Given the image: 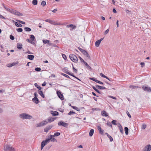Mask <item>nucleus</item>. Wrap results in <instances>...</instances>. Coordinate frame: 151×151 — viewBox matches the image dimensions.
I'll list each match as a JSON object with an SVG mask.
<instances>
[{
	"instance_id": "obj_6",
	"label": "nucleus",
	"mask_w": 151,
	"mask_h": 151,
	"mask_svg": "<svg viewBox=\"0 0 151 151\" xmlns=\"http://www.w3.org/2000/svg\"><path fill=\"white\" fill-rule=\"evenodd\" d=\"M9 12L11 13L18 16H22L23 14L18 11L13 9H10Z\"/></svg>"
},
{
	"instance_id": "obj_18",
	"label": "nucleus",
	"mask_w": 151,
	"mask_h": 151,
	"mask_svg": "<svg viewBox=\"0 0 151 151\" xmlns=\"http://www.w3.org/2000/svg\"><path fill=\"white\" fill-rule=\"evenodd\" d=\"M101 114L103 116L106 117L108 116V114L105 111H101Z\"/></svg>"
},
{
	"instance_id": "obj_41",
	"label": "nucleus",
	"mask_w": 151,
	"mask_h": 151,
	"mask_svg": "<svg viewBox=\"0 0 151 151\" xmlns=\"http://www.w3.org/2000/svg\"><path fill=\"white\" fill-rule=\"evenodd\" d=\"M146 127V125L145 124H143L142 125V129H145Z\"/></svg>"
},
{
	"instance_id": "obj_19",
	"label": "nucleus",
	"mask_w": 151,
	"mask_h": 151,
	"mask_svg": "<svg viewBox=\"0 0 151 151\" xmlns=\"http://www.w3.org/2000/svg\"><path fill=\"white\" fill-rule=\"evenodd\" d=\"M60 133L59 132H55L54 133V135H50V138L52 137V138L53 137H54L55 136H57V137L58 136H59L60 135Z\"/></svg>"
},
{
	"instance_id": "obj_13",
	"label": "nucleus",
	"mask_w": 151,
	"mask_h": 151,
	"mask_svg": "<svg viewBox=\"0 0 151 151\" xmlns=\"http://www.w3.org/2000/svg\"><path fill=\"white\" fill-rule=\"evenodd\" d=\"M66 27L68 28L71 27L73 29H75L76 27V26L73 25L72 24H70L67 25Z\"/></svg>"
},
{
	"instance_id": "obj_36",
	"label": "nucleus",
	"mask_w": 151,
	"mask_h": 151,
	"mask_svg": "<svg viewBox=\"0 0 151 151\" xmlns=\"http://www.w3.org/2000/svg\"><path fill=\"white\" fill-rule=\"evenodd\" d=\"M71 107L74 109L78 111H79V109H78L77 107L73 106H71Z\"/></svg>"
},
{
	"instance_id": "obj_52",
	"label": "nucleus",
	"mask_w": 151,
	"mask_h": 151,
	"mask_svg": "<svg viewBox=\"0 0 151 151\" xmlns=\"http://www.w3.org/2000/svg\"><path fill=\"white\" fill-rule=\"evenodd\" d=\"M116 120H114L111 122V123L113 124L116 125Z\"/></svg>"
},
{
	"instance_id": "obj_58",
	"label": "nucleus",
	"mask_w": 151,
	"mask_h": 151,
	"mask_svg": "<svg viewBox=\"0 0 151 151\" xmlns=\"http://www.w3.org/2000/svg\"><path fill=\"white\" fill-rule=\"evenodd\" d=\"M126 113H127V115H128V116L129 118H131V116L130 114H129V112L128 111H127L126 112Z\"/></svg>"
},
{
	"instance_id": "obj_51",
	"label": "nucleus",
	"mask_w": 151,
	"mask_h": 151,
	"mask_svg": "<svg viewBox=\"0 0 151 151\" xmlns=\"http://www.w3.org/2000/svg\"><path fill=\"white\" fill-rule=\"evenodd\" d=\"M100 75L102 77L104 78H105L106 77V76L104 75L102 73H101L100 74Z\"/></svg>"
},
{
	"instance_id": "obj_40",
	"label": "nucleus",
	"mask_w": 151,
	"mask_h": 151,
	"mask_svg": "<svg viewBox=\"0 0 151 151\" xmlns=\"http://www.w3.org/2000/svg\"><path fill=\"white\" fill-rule=\"evenodd\" d=\"M30 38L32 41H34L35 39V36L32 35H30Z\"/></svg>"
},
{
	"instance_id": "obj_4",
	"label": "nucleus",
	"mask_w": 151,
	"mask_h": 151,
	"mask_svg": "<svg viewBox=\"0 0 151 151\" xmlns=\"http://www.w3.org/2000/svg\"><path fill=\"white\" fill-rule=\"evenodd\" d=\"M69 57L71 60L74 63L78 62V59L77 56L73 54H71L69 55Z\"/></svg>"
},
{
	"instance_id": "obj_35",
	"label": "nucleus",
	"mask_w": 151,
	"mask_h": 151,
	"mask_svg": "<svg viewBox=\"0 0 151 151\" xmlns=\"http://www.w3.org/2000/svg\"><path fill=\"white\" fill-rule=\"evenodd\" d=\"M32 4L35 5H36L37 4V0H33L32 2Z\"/></svg>"
},
{
	"instance_id": "obj_53",
	"label": "nucleus",
	"mask_w": 151,
	"mask_h": 151,
	"mask_svg": "<svg viewBox=\"0 0 151 151\" xmlns=\"http://www.w3.org/2000/svg\"><path fill=\"white\" fill-rule=\"evenodd\" d=\"M10 38L12 40H14V36H13L12 35H10Z\"/></svg>"
},
{
	"instance_id": "obj_46",
	"label": "nucleus",
	"mask_w": 151,
	"mask_h": 151,
	"mask_svg": "<svg viewBox=\"0 0 151 151\" xmlns=\"http://www.w3.org/2000/svg\"><path fill=\"white\" fill-rule=\"evenodd\" d=\"M3 6H4V8L7 11H8L9 12V10L10 9L8 8H7V7H6L5 6L4 4H3Z\"/></svg>"
},
{
	"instance_id": "obj_34",
	"label": "nucleus",
	"mask_w": 151,
	"mask_h": 151,
	"mask_svg": "<svg viewBox=\"0 0 151 151\" xmlns=\"http://www.w3.org/2000/svg\"><path fill=\"white\" fill-rule=\"evenodd\" d=\"M43 126V124L42 122H41L40 123L37 124H36V127H40Z\"/></svg>"
},
{
	"instance_id": "obj_21",
	"label": "nucleus",
	"mask_w": 151,
	"mask_h": 151,
	"mask_svg": "<svg viewBox=\"0 0 151 151\" xmlns=\"http://www.w3.org/2000/svg\"><path fill=\"white\" fill-rule=\"evenodd\" d=\"M34 58V56L32 55H28L27 56V58L30 60H32Z\"/></svg>"
},
{
	"instance_id": "obj_12",
	"label": "nucleus",
	"mask_w": 151,
	"mask_h": 151,
	"mask_svg": "<svg viewBox=\"0 0 151 151\" xmlns=\"http://www.w3.org/2000/svg\"><path fill=\"white\" fill-rule=\"evenodd\" d=\"M97 127L99 133L102 135H103L104 130L101 129V127L100 126H97Z\"/></svg>"
},
{
	"instance_id": "obj_23",
	"label": "nucleus",
	"mask_w": 151,
	"mask_h": 151,
	"mask_svg": "<svg viewBox=\"0 0 151 151\" xmlns=\"http://www.w3.org/2000/svg\"><path fill=\"white\" fill-rule=\"evenodd\" d=\"M129 88L132 89H135L140 87L137 86L130 85L129 86Z\"/></svg>"
},
{
	"instance_id": "obj_54",
	"label": "nucleus",
	"mask_w": 151,
	"mask_h": 151,
	"mask_svg": "<svg viewBox=\"0 0 151 151\" xmlns=\"http://www.w3.org/2000/svg\"><path fill=\"white\" fill-rule=\"evenodd\" d=\"M75 112H73V111H70L69 113H68V114L69 115H71L72 114H75Z\"/></svg>"
},
{
	"instance_id": "obj_64",
	"label": "nucleus",
	"mask_w": 151,
	"mask_h": 151,
	"mask_svg": "<svg viewBox=\"0 0 151 151\" xmlns=\"http://www.w3.org/2000/svg\"><path fill=\"white\" fill-rule=\"evenodd\" d=\"M140 64L141 65V67L143 68L145 65V63L143 62H142Z\"/></svg>"
},
{
	"instance_id": "obj_63",
	"label": "nucleus",
	"mask_w": 151,
	"mask_h": 151,
	"mask_svg": "<svg viewBox=\"0 0 151 151\" xmlns=\"http://www.w3.org/2000/svg\"><path fill=\"white\" fill-rule=\"evenodd\" d=\"M6 66L8 67H12L11 63L8 64L6 65Z\"/></svg>"
},
{
	"instance_id": "obj_42",
	"label": "nucleus",
	"mask_w": 151,
	"mask_h": 151,
	"mask_svg": "<svg viewBox=\"0 0 151 151\" xmlns=\"http://www.w3.org/2000/svg\"><path fill=\"white\" fill-rule=\"evenodd\" d=\"M48 122H47V121H45V120L43 121L42 122V123L43 126L47 124L48 123Z\"/></svg>"
},
{
	"instance_id": "obj_48",
	"label": "nucleus",
	"mask_w": 151,
	"mask_h": 151,
	"mask_svg": "<svg viewBox=\"0 0 151 151\" xmlns=\"http://www.w3.org/2000/svg\"><path fill=\"white\" fill-rule=\"evenodd\" d=\"M106 124L107 125L109 126L110 127H112L111 124L110 122H107Z\"/></svg>"
},
{
	"instance_id": "obj_59",
	"label": "nucleus",
	"mask_w": 151,
	"mask_h": 151,
	"mask_svg": "<svg viewBox=\"0 0 151 151\" xmlns=\"http://www.w3.org/2000/svg\"><path fill=\"white\" fill-rule=\"evenodd\" d=\"M97 83H98L100 84L104 85V83L100 81L99 80L98 81Z\"/></svg>"
},
{
	"instance_id": "obj_49",
	"label": "nucleus",
	"mask_w": 151,
	"mask_h": 151,
	"mask_svg": "<svg viewBox=\"0 0 151 151\" xmlns=\"http://www.w3.org/2000/svg\"><path fill=\"white\" fill-rule=\"evenodd\" d=\"M108 137L110 141V142H112L113 140V138L111 137L110 135H109L108 136Z\"/></svg>"
},
{
	"instance_id": "obj_11",
	"label": "nucleus",
	"mask_w": 151,
	"mask_h": 151,
	"mask_svg": "<svg viewBox=\"0 0 151 151\" xmlns=\"http://www.w3.org/2000/svg\"><path fill=\"white\" fill-rule=\"evenodd\" d=\"M63 71L69 75H72V73H70V72H69V71L68 70V69L66 67H65L63 69Z\"/></svg>"
},
{
	"instance_id": "obj_32",
	"label": "nucleus",
	"mask_w": 151,
	"mask_h": 151,
	"mask_svg": "<svg viewBox=\"0 0 151 151\" xmlns=\"http://www.w3.org/2000/svg\"><path fill=\"white\" fill-rule=\"evenodd\" d=\"M24 29L26 32H30L31 30L30 28L28 27H25Z\"/></svg>"
},
{
	"instance_id": "obj_56",
	"label": "nucleus",
	"mask_w": 151,
	"mask_h": 151,
	"mask_svg": "<svg viewBox=\"0 0 151 151\" xmlns=\"http://www.w3.org/2000/svg\"><path fill=\"white\" fill-rule=\"evenodd\" d=\"M79 58L81 62H82L83 63L85 61H84V60L81 57L79 56Z\"/></svg>"
},
{
	"instance_id": "obj_22",
	"label": "nucleus",
	"mask_w": 151,
	"mask_h": 151,
	"mask_svg": "<svg viewBox=\"0 0 151 151\" xmlns=\"http://www.w3.org/2000/svg\"><path fill=\"white\" fill-rule=\"evenodd\" d=\"M119 128V129L120 131L121 132L122 134H123V129L121 125V124L119 123V126H118Z\"/></svg>"
},
{
	"instance_id": "obj_14",
	"label": "nucleus",
	"mask_w": 151,
	"mask_h": 151,
	"mask_svg": "<svg viewBox=\"0 0 151 151\" xmlns=\"http://www.w3.org/2000/svg\"><path fill=\"white\" fill-rule=\"evenodd\" d=\"M56 119V118H53L52 117H49L47 120H48V122L50 123L53 121L55 120Z\"/></svg>"
},
{
	"instance_id": "obj_37",
	"label": "nucleus",
	"mask_w": 151,
	"mask_h": 151,
	"mask_svg": "<svg viewBox=\"0 0 151 151\" xmlns=\"http://www.w3.org/2000/svg\"><path fill=\"white\" fill-rule=\"evenodd\" d=\"M89 79L91 80L95 81L96 83H97L98 81L94 78H90Z\"/></svg>"
},
{
	"instance_id": "obj_57",
	"label": "nucleus",
	"mask_w": 151,
	"mask_h": 151,
	"mask_svg": "<svg viewBox=\"0 0 151 151\" xmlns=\"http://www.w3.org/2000/svg\"><path fill=\"white\" fill-rule=\"evenodd\" d=\"M71 76L73 77H74L76 78L78 80H79V81H81V80L79 79L78 78L76 77V76H75L73 73L72 74V75H71Z\"/></svg>"
},
{
	"instance_id": "obj_39",
	"label": "nucleus",
	"mask_w": 151,
	"mask_h": 151,
	"mask_svg": "<svg viewBox=\"0 0 151 151\" xmlns=\"http://www.w3.org/2000/svg\"><path fill=\"white\" fill-rule=\"evenodd\" d=\"M43 42L44 43L46 44L50 42V41L46 40H43Z\"/></svg>"
},
{
	"instance_id": "obj_1",
	"label": "nucleus",
	"mask_w": 151,
	"mask_h": 151,
	"mask_svg": "<svg viewBox=\"0 0 151 151\" xmlns=\"http://www.w3.org/2000/svg\"><path fill=\"white\" fill-rule=\"evenodd\" d=\"M19 116L23 119H30L32 118V116L26 113H22L19 115Z\"/></svg>"
},
{
	"instance_id": "obj_27",
	"label": "nucleus",
	"mask_w": 151,
	"mask_h": 151,
	"mask_svg": "<svg viewBox=\"0 0 151 151\" xmlns=\"http://www.w3.org/2000/svg\"><path fill=\"white\" fill-rule=\"evenodd\" d=\"M15 25L18 27H22V25L17 22H15Z\"/></svg>"
},
{
	"instance_id": "obj_44",
	"label": "nucleus",
	"mask_w": 151,
	"mask_h": 151,
	"mask_svg": "<svg viewBox=\"0 0 151 151\" xmlns=\"http://www.w3.org/2000/svg\"><path fill=\"white\" fill-rule=\"evenodd\" d=\"M16 21H17V22L20 23H21V24H25V22H23L22 21H21V20H16Z\"/></svg>"
},
{
	"instance_id": "obj_28",
	"label": "nucleus",
	"mask_w": 151,
	"mask_h": 151,
	"mask_svg": "<svg viewBox=\"0 0 151 151\" xmlns=\"http://www.w3.org/2000/svg\"><path fill=\"white\" fill-rule=\"evenodd\" d=\"M45 21L52 24L53 21L49 19H46L45 20Z\"/></svg>"
},
{
	"instance_id": "obj_61",
	"label": "nucleus",
	"mask_w": 151,
	"mask_h": 151,
	"mask_svg": "<svg viewBox=\"0 0 151 151\" xmlns=\"http://www.w3.org/2000/svg\"><path fill=\"white\" fill-rule=\"evenodd\" d=\"M34 95L35 96V97L34 98H37V94L36 92H35L34 94Z\"/></svg>"
},
{
	"instance_id": "obj_15",
	"label": "nucleus",
	"mask_w": 151,
	"mask_h": 151,
	"mask_svg": "<svg viewBox=\"0 0 151 151\" xmlns=\"http://www.w3.org/2000/svg\"><path fill=\"white\" fill-rule=\"evenodd\" d=\"M148 148H150V150H151V145H148L145 146L144 148L143 149V150L145 151H147V149Z\"/></svg>"
},
{
	"instance_id": "obj_47",
	"label": "nucleus",
	"mask_w": 151,
	"mask_h": 151,
	"mask_svg": "<svg viewBox=\"0 0 151 151\" xmlns=\"http://www.w3.org/2000/svg\"><path fill=\"white\" fill-rule=\"evenodd\" d=\"M35 70L39 72L40 71L41 69L40 68H35Z\"/></svg>"
},
{
	"instance_id": "obj_24",
	"label": "nucleus",
	"mask_w": 151,
	"mask_h": 151,
	"mask_svg": "<svg viewBox=\"0 0 151 151\" xmlns=\"http://www.w3.org/2000/svg\"><path fill=\"white\" fill-rule=\"evenodd\" d=\"M38 93L40 95V96L43 98H45V96L43 94V92L42 91H39Z\"/></svg>"
},
{
	"instance_id": "obj_29",
	"label": "nucleus",
	"mask_w": 151,
	"mask_h": 151,
	"mask_svg": "<svg viewBox=\"0 0 151 151\" xmlns=\"http://www.w3.org/2000/svg\"><path fill=\"white\" fill-rule=\"evenodd\" d=\"M52 24L56 25H61V24L60 23L54 21L53 22Z\"/></svg>"
},
{
	"instance_id": "obj_7",
	"label": "nucleus",
	"mask_w": 151,
	"mask_h": 151,
	"mask_svg": "<svg viewBox=\"0 0 151 151\" xmlns=\"http://www.w3.org/2000/svg\"><path fill=\"white\" fill-rule=\"evenodd\" d=\"M142 87L145 91L149 92H151V88L150 86H148L143 85Z\"/></svg>"
},
{
	"instance_id": "obj_26",
	"label": "nucleus",
	"mask_w": 151,
	"mask_h": 151,
	"mask_svg": "<svg viewBox=\"0 0 151 151\" xmlns=\"http://www.w3.org/2000/svg\"><path fill=\"white\" fill-rule=\"evenodd\" d=\"M93 133L94 130L93 129H91L89 132V136L90 137L92 136L93 135Z\"/></svg>"
},
{
	"instance_id": "obj_16",
	"label": "nucleus",
	"mask_w": 151,
	"mask_h": 151,
	"mask_svg": "<svg viewBox=\"0 0 151 151\" xmlns=\"http://www.w3.org/2000/svg\"><path fill=\"white\" fill-rule=\"evenodd\" d=\"M96 87L99 89H107V88L104 86H100L96 85Z\"/></svg>"
},
{
	"instance_id": "obj_3",
	"label": "nucleus",
	"mask_w": 151,
	"mask_h": 151,
	"mask_svg": "<svg viewBox=\"0 0 151 151\" xmlns=\"http://www.w3.org/2000/svg\"><path fill=\"white\" fill-rule=\"evenodd\" d=\"M4 151H15V149L8 145L4 146Z\"/></svg>"
},
{
	"instance_id": "obj_43",
	"label": "nucleus",
	"mask_w": 151,
	"mask_h": 151,
	"mask_svg": "<svg viewBox=\"0 0 151 151\" xmlns=\"http://www.w3.org/2000/svg\"><path fill=\"white\" fill-rule=\"evenodd\" d=\"M16 30L18 32H21L23 31L22 29L21 28H17Z\"/></svg>"
},
{
	"instance_id": "obj_55",
	"label": "nucleus",
	"mask_w": 151,
	"mask_h": 151,
	"mask_svg": "<svg viewBox=\"0 0 151 151\" xmlns=\"http://www.w3.org/2000/svg\"><path fill=\"white\" fill-rule=\"evenodd\" d=\"M62 56L63 58L65 59V60H66V59H67V57H66V55L64 54H63L62 55Z\"/></svg>"
},
{
	"instance_id": "obj_45",
	"label": "nucleus",
	"mask_w": 151,
	"mask_h": 151,
	"mask_svg": "<svg viewBox=\"0 0 151 151\" xmlns=\"http://www.w3.org/2000/svg\"><path fill=\"white\" fill-rule=\"evenodd\" d=\"M46 3L45 1H43L41 3V5L43 6H44L46 5Z\"/></svg>"
},
{
	"instance_id": "obj_9",
	"label": "nucleus",
	"mask_w": 151,
	"mask_h": 151,
	"mask_svg": "<svg viewBox=\"0 0 151 151\" xmlns=\"http://www.w3.org/2000/svg\"><path fill=\"white\" fill-rule=\"evenodd\" d=\"M57 94L59 98L61 100H64V98L63 94L61 93V92L57 91Z\"/></svg>"
},
{
	"instance_id": "obj_62",
	"label": "nucleus",
	"mask_w": 151,
	"mask_h": 151,
	"mask_svg": "<svg viewBox=\"0 0 151 151\" xmlns=\"http://www.w3.org/2000/svg\"><path fill=\"white\" fill-rule=\"evenodd\" d=\"M51 139H52V140H51V141H52V142H57L56 139L55 138H52Z\"/></svg>"
},
{
	"instance_id": "obj_31",
	"label": "nucleus",
	"mask_w": 151,
	"mask_h": 151,
	"mask_svg": "<svg viewBox=\"0 0 151 151\" xmlns=\"http://www.w3.org/2000/svg\"><path fill=\"white\" fill-rule=\"evenodd\" d=\"M124 129L126 134L128 135V128L127 127H125Z\"/></svg>"
},
{
	"instance_id": "obj_33",
	"label": "nucleus",
	"mask_w": 151,
	"mask_h": 151,
	"mask_svg": "<svg viewBox=\"0 0 151 151\" xmlns=\"http://www.w3.org/2000/svg\"><path fill=\"white\" fill-rule=\"evenodd\" d=\"M92 88L95 91H96V92H97L98 93H99L100 94L101 93V92H100V91H99V90H98L97 89H96L95 86H93Z\"/></svg>"
},
{
	"instance_id": "obj_20",
	"label": "nucleus",
	"mask_w": 151,
	"mask_h": 151,
	"mask_svg": "<svg viewBox=\"0 0 151 151\" xmlns=\"http://www.w3.org/2000/svg\"><path fill=\"white\" fill-rule=\"evenodd\" d=\"M53 116H57L58 115V112L56 111H52L51 112Z\"/></svg>"
},
{
	"instance_id": "obj_60",
	"label": "nucleus",
	"mask_w": 151,
	"mask_h": 151,
	"mask_svg": "<svg viewBox=\"0 0 151 151\" xmlns=\"http://www.w3.org/2000/svg\"><path fill=\"white\" fill-rule=\"evenodd\" d=\"M109 29H107V30H106L105 31V32H104V34L105 35H106L107 34V33H108V32H109Z\"/></svg>"
},
{
	"instance_id": "obj_10",
	"label": "nucleus",
	"mask_w": 151,
	"mask_h": 151,
	"mask_svg": "<svg viewBox=\"0 0 151 151\" xmlns=\"http://www.w3.org/2000/svg\"><path fill=\"white\" fill-rule=\"evenodd\" d=\"M53 126L52 125H50L48 126L47 127L44 129V132L46 133Z\"/></svg>"
},
{
	"instance_id": "obj_5",
	"label": "nucleus",
	"mask_w": 151,
	"mask_h": 151,
	"mask_svg": "<svg viewBox=\"0 0 151 151\" xmlns=\"http://www.w3.org/2000/svg\"><path fill=\"white\" fill-rule=\"evenodd\" d=\"M78 49L85 56L89 58H90V56L89 55L86 51L80 48V47H78Z\"/></svg>"
},
{
	"instance_id": "obj_8",
	"label": "nucleus",
	"mask_w": 151,
	"mask_h": 151,
	"mask_svg": "<svg viewBox=\"0 0 151 151\" xmlns=\"http://www.w3.org/2000/svg\"><path fill=\"white\" fill-rule=\"evenodd\" d=\"M58 126H62L64 127H67L68 125V124L63 122L62 121H60L58 123Z\"/></svg>"
},
{
	"instance_id": "obj_30",
	"label": "nucleus",
	"mask_w": 151,
	"mask_h": 151,
	"mask_svg": "<svg viewBox=\"0 0 151 151\" xmlns=\"http://www.w3.org/2000/svg\"><path fill=\"white\" fill-rule=\"evenodd\" d=\"M100 43L101 42L99 40L96 41L95 42V46L96 47H98L99 46Z\"/></svg>"
},
{
	"instance_id": "obj_50",
	"label": "nucleus",
	"mask_w": 151,
	"mask_h": 151,
	"mask_svg": "<svg viewBox=\"0 0 151 151\" xmlns=\"http://www.w3.org/2000/svg\"><path fill=\"white\" fill-rule=\"evenodd\" d=\"M72 65L73 68V71L75 73H77V70L74 68L73 65Z\"/></svg>"
},
{
	"instance_id": "obj_25",
	"label": "nucleus",
	"mask_w": 151,
	"mask_h": 151,
	"mask_svg": "<svg viewBox=\"0 0 151 151\" xmlns=\"http://www.w3.org/2000/svg\"><path fill=\"white\" fill-rule=\"evenodd\" d=\"M22 45L21 43H18L17 45V47L18 49H21L22 48Z\"/></svg>"
},
{
	"instance_id": "obj_38",
	"label": "nucleus",
	"mask_w": 151,
	"mask_h": 151,
	"mask_svg": "<svg viewBox=\"0 0 151 151\" xmlns=\"http://www.w3.org/2000/svg\"><path fill=\"white\" fill-rule=\"evenodd\" d=\"M61 74L62 75H63V76H64L65 77H66V78H70V79H71V80H73V79H71V78H70V77H69V76L68 75H66V74H65L63 73H62Z\"/></svg>"
},
{
	"instance_id": "obj_2",
	"label": "nucleus",
	"mask_w": 151,
	"mask_h": 151,
	"mask_svg": "<svg viewBox=\"0 0 151 151\" xmlns=\"http://www.w3.org/2000/svg\"><path fill=\"white\" fill-rule=\"evenodd\" d=\"M52 139V137L50 138L49 139H47L43 141L41 143V149L42 150L44 147L45 145L49 143L50 140Z\"/></svg>"
},
{
	"instance_id": "obj_17",
	"label": "nucleus",
	"mask_w": 151,
	"mask_h": 151,
	"mask_svg": "<svg viewBox=\"0 0 151 151\" xmlns=\"http://www.w3.org/2000/svg\"><path fill=\"white\" fill-rule=\"evenodd\" d=\"M32 101L33 102L36 104L39 103V99L37 98H34L32 99Z\"/></svg>"
}]
</instances>
